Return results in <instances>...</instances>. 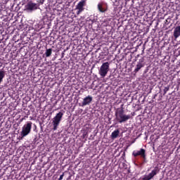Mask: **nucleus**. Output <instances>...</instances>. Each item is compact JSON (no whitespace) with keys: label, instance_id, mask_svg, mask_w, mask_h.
Segmentation results:
<instances>
[{"label":"nucleus","instance_id":"5","mask_svg":"<svg viewBox=\"0 0 180 180\" xmlns=\"http://www.w3.org/2000/svg\"><path fill=\"white\" fill-rule=\"evenodd\" d=\"M132 155L136 158V157L140 156L141 158L146 160L147 155H146V150L144 148H141L139 150H134L132 152Z\"/></svg>","mask_w":180,"mask_h":180},{"label":"nucleus","instance_id":"14","mask_svg":"<svg viewBox=\"0 0 180 180\" xmlns=\"http://www.w3.org/2000/svg\"><path fill=\"white\" fill-rule=\"evenodd\" d=\"M4 78H5V71L0 70V84L4 81Z\"/></svg>","mask_w":180,"mask_h":180},{"label":"nucleus","instance_id":"11","mask_svg":"<svg viewBox=\"0 0 180 180\" xmlns=\"http://www.w3.org/2000/svg\"><path fill=\"white\" fill-rule=\"evenodd\" d=\"M143 67H144V65L137 63L136 68L134 69V72H135V74H137V72H139L141 70V68H143Z\"/></svg>","mask_w":180,"mask_h":180},{"label":"nucleus","instance_id":"9","mask_svg":"<svg viewBox=\"0 0 180 180\" xmlns=\"http://www.w3.org/2000/svg\"><path fill=\"white\" fill-rule=\"evenodd\" d=\"M92 102V97L91 96H88L84 98L83 102L82 103V106H86V105H89Z\"/></svg>","mask_w":180,"mask_h":180},{"label":"nucleus","instance_id":"1","mask_svg":"<svg viewBox=\"0 0 180 180\" xmlns=\"http://www.w3.org/2000/svg\"><path fill=\"white\" fill-rule=\"evenodd\" d=\"M115 117L118 123H126L127 120L131 119V115L124 114L123 108H117L115 111Z\"/></svg>","mask_w":180,"mask_h":180},{"label":"nucleus","instance_id":"12","mask_svg":"<svg viewBox=\"0 0 180 180\" xmlns=\"http://www.w3.org/2000/svg\"><path fill=\"white\" fill-rule=\"evenodd\" d=\"M98 9L99 12H101V13H104V12H106V9H105V8H103V5H102V4H98Z\"/></svg>","mask_w":180,"mask_h":180},{"label":"nucleus","instance_id":"3","mask_svg":"<svg viewBox=\"0 0 180 180\" xmlns=\"http://www.w3.org/2000/svg\"><path fill=\"white\" fill-rule=\"evenodd\" d=\"M110 63L109 62H105L103 63L99 70H98V74L101 75L102 78H105L106 75H108V72H109V68H110Z\"/></svg>","mask_w":180,"mask_h":180},{"label":"nucleus","instance_id":"8","mask_svg":"<svg viewBox=\"0 0 180 180\" xmlns=\"http://www.w3.org/2000/svg\"><path fill=\"white\" fill-rule=\"evenodd\" d=\"M84 6H85V1H80L77 5V9H78V13H81L84 11Z\"/></svg>","mask_w":180,"mask_h":180},{"label":"nucleus","instance_id":"18","mask_svg":"<svg viewBox=\"0 0 180 180\" xmlns=\"http://www.w3.org/2000/svg\"><path fill=\"white\" fill-rule=\"evenodd\" d=\"M63 178H64V173H63V174L60 176L58 180H63Z\"/></svg>","mask_w":180,"mask_h":180},{"label":"nucleus","instance_id":"21","mask_svg":"<svg viewBox=\"0 0 180 180\" xmlns=\"http://www.w3.org/2000/svg\"><path fill=\"white\" fill-rule=\"evenodd\" d=\"M149 56H153V54H149Z\"/></svg>","mask_w":180,"mask_h":180},{"label":"nucleus","instance_id":"16","mask_svg":"<svg viewBox=\"0 0 180 180\" xmlns=\"http://www.w3.org/2000/svg\"><path fill=\"white\" fill-rule=\"evenodd\" d=\"M144 61H146L144 58H141V59H139V60L138 61L137 63L138 64H142V65H146V63Z\"/></svg>","mask_w":180,"mask_h":180},{"label":"nucleus","instance_id":"13","mask_svg":"<svg viewBox=\"0 0 180 180\" xmlns=\"http://www.w3.org/2000/svg\"><path fill=\"white\" fill-rule=\"evenodd\" d=\"M52 53H53V49H46V51L45 52V56H46V57H50V56H51Z\"/></svg>","mask_w":180,"mask_h":180},{"label":"nucleus","instance_id":"17","mask_svg":"<svg viewBox=\"0 0 180 180\" xmlns=\"http://www.w3.org/2000/svg\"><path fill=\"white\" fill-rule=\"evenodd\" d=\"M168 91H169V86L165 87L164 90H163V95H165L167 94V92H168Z\"/></svg>","mask_w":180,"mask_h":180},{"label":"nucleus","instance_id":"7","mask_svg":"<svg viewBox=\"0 0 180 180\" xmlns=\"http://www.w3.org/2000/svg\"><path fill=\"white\" fill-rule=\"evenodd\" d=\"M26 11H30V12H33L37 9V4L35 3L28 2L25 6Z\"/></svg>","mask_w":180,"mask_h":180},{"label":"nucleus","instance_id":"19","mask_svg":"<svg viewBox=\"0 0 180 180\" xmlns=\"http://www.w3.org/2000/svg\"><path fill=\"white\" fill-rule=\"evenodd\" d=\"M131 116H134V115H136V113L135 112H131Z\"/></svg>","mask_w":180,"mask_h":180},{"label":"nucleus","instance_id":"15","mask_svg":"<svg viewBox=\"0 0 180 180\" xmlns=\"http://www.w3.org/2000/svg\"><path fill=\"white\" fill-rule=\"evenodd\" d=\"M111 136L112 139H116L117 138V136H119V130H115L112 132Z\"/></svg>","mask_w":180,"mask_h":180},{"label":"nucleus","instance_id":"6","mask_svg":"<svg viewBox=\"0 0 180 180\" xmlns=\"http://www.w3.org/2000/svg\"><path fill=\"white\" fill-rule=\"evenodd\" d=\"M158 172H160V168H158V167H155L154 168L153 170H152V172L148 174V175L145 176L142 180H150L153 179V178H154V176H155V175H157V174H158Z\"/></svg>","mask_w":180,"mask_h":180},{"label":"nucleus","instance_id":"4","mask_svg":"<svg viewBox=\"0 0 180 180\" xmlns=\"http://www.w3.org/2000/svg\"><path fill=\"white\" fill-rule=\"evenodd\" d=\"M32 124H33L32 122H27L23 125L20 134L21 137H26V136L30 134V131H32Z\"/></svg>","mask_w":180,"mask_h":180},{"label":"nucleus","instance_id":"2","mask_svg":"<svg viewBox=\"0 0 180 180\" xmlns=\"http://www.w3.org/2000/svg\"><path fill=\"white\" fill-rule=\"evenodd\" d=\"M63 116H64V112H59L53 117V121H52V124L53 126V131H56V130H57L58 126H60V123L61 122Z\"/></svg>","mask_w":180,"mask_h":180},{"label":"nucleus","instance_id":"20","mask_svg":"<svg viewBox=\"0 0 180 180\" xmlns=\"http://www.w3.org/2000/svg\"><path fill=\"white\" fill-rule=\"evenodd\" d=\"M155 96H157V94L155 95L154 98H155Z\"/></svg>","mask_w":180,"mask_h":180},{"label":"nucleus","instance_id":"10","mask_svg":"<svg viewBox=\"0 0 180 180\" xmlns=\"http://www.w3.org/2000/svg\"><path fill=\"white\" fill-rule=\"evenodd\" d=\"M179 36H180V28H179L178 27H176L174 30V37L175 39H178Z\"/></svg>","mask_w":180,"mask_h":180}]
</instances>
